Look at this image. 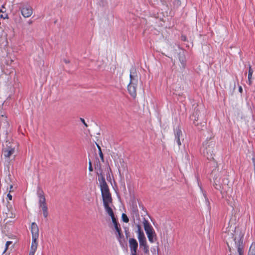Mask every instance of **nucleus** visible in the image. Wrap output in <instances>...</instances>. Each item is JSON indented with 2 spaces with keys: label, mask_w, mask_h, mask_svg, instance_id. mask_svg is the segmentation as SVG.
Here are the masks:
<instances>
[{
  "label": "nucleus",
  "mask_w": 255,
  "mask_h": 255,
  "mask_svg": "<svg viewBox=\"0 0 255 255\" xmlns=\"http://www.w3.org/2000/svg\"><path fill=\"white\" fill-rule=\"evenodd\" d=\"M142 223L149 242L153 243L156 241V235L153 227L145 218L143 219Z\"/></svg>",
  "instance_id": "4"
},
{
  "label": "nucleus",
  "mask_w": 255,
  "mask_h": 255,
  "mask_svg": "<svg viewBox=\"0 0 255 255\" xmlns=\"http://www.w3.org/2000/svg\"><path fill=\"white\" fill-rule=\"evenodd\" d=\"M248 255H255V242L252 243L251 244L248 252Z\"/></svg>",
  "instance_id": "18"
},
{
  "label": "nucleus",
  "mask_w": 255,
  "mask_h": 255,
  "mask_svg": "<svg viewBox=\"0 0 255 255\" xmlns=\"http://www.w3.org/2000/svg\"><path fill=\"white\" fill-rule=\"evenodd\" d=\"M122 220L125 223H128L129 222V219L128 217V216H127V215L125 213H123L122 215Z\"/></svg>",
  "instance_id": "21"
},
{
  "label": "nucleus",
  "mask_w": 255,
  "mask_h": 255,
  "mask_svg": "<svg viewBox=\"0 0 255 255\" xmlns=\"http://www.w3.org/2000/svg\"><path fill=\"white\" fill-rule=\"evenodd\" d=\"M12 199V195L10 194V193H8L7 194V200L8 201L11 200Z\"/></svg>",
  "instance_id": "28"
},
{
  "label": "nucleus",
  "mask_w": 255,
  "mask_h": 255,
  "mask_svg": "<svg viewBox=\"0 0 255 255\" xmlns=\"http://www.w3.org/2000/svg\"><path fill=\"white\" fill-rule=\"evenodd\" d=\"M97 146L99 149V154L100 157L101 159L103 161L104 160V155L102 152L101 148L98 144H97Z\"/></svg>",
  "instance_id": "22"
},
{
  "label": "nucleus",
  "mask_w": 255,
  "mask_h": 255,
  "mask_svg": "<svg viewBox=\"0 0 255 255\" xmlns=\"http://www.w3.org/2000/svg\"><path fill=\"white\" fill-rule=\"evenodd\" d=\"M110 217L112 218V222H113V224L114 225V226H115V225H119V224L118 223V222L116 221V219L114 215L113 216H111Z\"/></svg>",
  "instance_id": "23"
},
{
  "label": "nucleus",
  "mask_w": 255,
  "mask_h": 255,
  "mask_svg": "<svg viewBox=\"0 0 255 255\" xmlns=\"http://www.w3.org/2000/svg\"><path fill=\"white\" fill-rule=\"evenodd\" d=\"M203 195H204V196L205 197V199L207 200V202H209L207 197V196H206V194L205 193H204Z\"/></svg>",
  "instance_id": "32"
},
{
  "label": "nucleus",
  "mask_w": 255,
  "mask_h": 255,
  "mask_svg": "<svg viewBox=\"0 0 255 255\" xmlns=\"http://www.w3.org/2000/svg\"><path fill=\"white\" fill-rule=\"evenodd\" d=\"M31 232L32 234V242L30 248L37 249L39 237V229L37 224L34 222L31 224Z\"/></svg>",
  "instance_id": "6"
},
{
  "label": "nucleus",
  "mask_w": 255,
  "mask_h": 255,
  "mask_svg": "<svg viewBox=\"0 0 255 255\" xmlns=\"http://www.w3.org/2000/svg\"><path fill=\"white\" fill-rule=\"evenodd\" d=\"M130 251L131 254L137 253L138 243L134 238H129L128 240Z\"/></svg>",
  "instance_id": "10"
},
{
  "label": "nucleus",
  "mask_w": 255,
  "mask_h": 255,
  "mask_svg": "<svg viewBox=\"0 0 255 255\" xmlns=\"http://www.w3.org/2000/svg\"><path fill=\"white\" fill-rule=\"evenodd\" d=\"M89 170L90 171H93V167H92V163H91V162L90 160L89 162Z\"/></svg>",
  "instance_id": "27"
},
{
  "label": "nucleus",
  "mask_w": 255,
  "mask_h": 255,
  "mask_svg": "<svg viewBox=\"0 0 255 255\" xmlns=\"http://www.w3.org/2000/svg\"><path fill=\"white\" fill-rule=\"evenodd\" d=\"M139 243V246L141 248H143V252L145 254L149 253V246L147 245L146 239L145 235L137 237Z\"/></svg>",
  "instance_id": "8"
},
{
  "label": "nucleus",
  "mask_w": 255,
  "mask_h": 255,
  "mask_svg": "<svg viewBox=\"0 0 255 255\" xmlns=\"http://www.w3.org/2000/svg\"><path fill=\"white\" fill-rule=\"evenodd\" d=\"M239 91H240L241 93H242V91H243V89H242V87H241V86H240V87H239Z\"/></svg>",
  "instance_id": "31"
},
{
  "label": "nucleus",
  "mask_w": 255,
  "mask_h": 255,
  "mask_svg": "<svg viewBox=\"0 0 255 255\" xmlns=\"http://www.w3.org/2000/svg\"><path fill=\"white\" fill-rule=\"evenodd\" d=\"M130 83L129 84L135 85L137 86L138 77L135 72V70L133 69L132 71H130Z\"/></svg>",
  "instance_id": "11"
},
{
  "label": "nucleus",
  "mask_w": 255,
  "mask_h": 255,
  "mask_svg": "<svg viewBox=\"0 0 255 255\" xmlns=\"http://www.w3.org/2000/svg\"><path fill=\"white\" fill-rule=\"evenodd\" d=\"M6 210L7 211L4 212L5 219L14 218L15 217V214L13 212L12 208L10 209L7 207Z\"/></svg>",
  "instance_id": "15"
},
{
  "label": "nucleus",
  "mask_w": 255,
  "mask_h": 255,
  "mask_svg": "<svg viewBox=\"0 0 255 255\" xmlns=\"http://www.w3.org/2000/svg\"><path fill=\"white\" fill-rule=\"evenodd\" d=\"M37 196L38 197V203L40 208H41L43 216L47 218L48 215V208L46 203V199L43 191L41 189L37 190Z\"/></svg>",
  "instance_id": "5"
},
{
  "label": "nucleus",
  "mask_w": 255,
  "mask_h": 255,
  "mask_svg": "<svg viewBox=\"0 0 255 255\" xmlns=\"http://www.w3.org/2000/svg\"><path fill=\"white\" fill-rule=\"evenodd\" d=\"M33 12L32 8L29 6H25L21 8V13L24 17H30Z\"/></svg>",
  "instance_id": "12"
},
{
  "label": "nucleus",
  "mask_w": 255,
  "mask_h": 255,
  "mask_svg": "<svg viewBox=\"0 0 255 255\" xmlns=\"http://www.w3.org/2000/svg\"><path fill=\"white\" fill-rule=\"evenodd\" d=\"M12 244V242L11 241H7L6 242V244H5V248L3 251V253H5L6 250H7L8 248V246L11 245Z\"/></svg>",
  "instance_id": "24"
},
{
  "label": "nucleus",
  "mask_w": 255,
  "mask_h": 255,
  "mask_svg": "<svg viewBox=\"0 0 255 255\" xmlns=\"http://www.w3.org/2000/svg\"><path fill=\"white\" fill-rule=\"evenodd\" d=\"M28 23H29V24H31V23H32V21H29L28 22Z\"/></svg>",
  "instance_id": "35"
},
{
  "label": "nucleus",
  "mask_w": 255,
  "mask_h": 255,
  "mask_svg": "<svg viewBox=\"0 0 255 255\" xmlns=\"http://www.w3.org/2000/svg\"><path fill=\"white\" fill-rule=\"evenodd\" d=\"M131 255H137V253L131 254Z\"/></svg>",
  "instance_id": "34"
},
{
  "label": "nucleus",
  "mask_w": 255,
  "mask_h": 255,
  "mask_svg": "<svg viewBox=\"0 0 255 255\" xmlns=\"http://www.w3.org/2000/svg\"><path fill=\"white\" fill-rule=\"evenodd\" d=\"M245 232L239 227L234 226H229L224 233V237L227 240V244L229 248L230 252L231 249L229 244L231 245L234 243L236 248H237L238 255H244L243 239Z\"/></svg>",
  "instance_id": "1"
},
{
  "label": "nucleus",
  "mask_w": 255,
  "mask_h": 255,
  "mask_svg": "<svg viewBox=\"0 0 255 255\" xmlns=\"http://www.w3.org/2000/svg\"><path fill=\"white\" fill-rule=\"evenodd\" d=\"M174 135H175V140L177 142L179 147L181 145V142L180 141V138L182 137V132L180 128H176L174 130Z\"/></svg>",
  "instance_id": "13"
},
{
  "label": "nucleus",
  "mask_w": 255,
  "mask_h": 255,
  "mask_svg": "<svg viewBox=\"0 0 255 255\" xmlns=\"http://www.w3.org/2000/svg\"><path fill=\"white\" fill-rule=\"evenodd\" d=\"M181 39L183 41H186V37L184 35H181Z\"/></svg>",
  "instance_id": "30"
},
{
  "label": "nucleus",
  "mask_w": 255,
  "mask_h": 255,
  "mask_svg": "<svg viewBox=\"0 0 255 255\" xmlns=\"http://www.w3.org/2000/svg\"><path fill=\"white\" fill-rule=\"evenodd\" d=\"M37 249L30 248V251L29 255H34Z\"/></svg>",
  "instance_id": "25"
},
{
  "label": "nucleus",
  "mask_w": 255,
  "mask_h": 255,
  "mask_svg": "<svg viewBox=\"0 0 255 255\" xmlns=\"http://www.w3.org/2000/svg\"><path fill=\"white\" fill-rule=\"evenodd\" d=\"M136 227L137 228V231L136 233L137 234V237H140L144 235V234L143 231L141 229V227L139 224H137L136 225Z\"/></svg>",
  "instance_id": "19"
},
{
  "label": "nucleus",
  "mask_w": 255,
  "mask_h": 255,
  "mask_svg": "<svg viewBox=\"0 0 255 255\" xmlns=\"http://www.w3.org/2000/svg\"><path fill=\"white\" fill-rule=\"evenodd\" d=\"M213 186L215 189L222 192L223 189V185L221 182V175L218 173V175H216L214 178Z\"/></svg>",
  "instance_id": "9"
},
{
  "label": "nucleus",
  "mask_w": 255,
  "mask_h": 255,
  "mask_svg": "<svg viewBox=\"0 0 255 255\" xmlns=\"http://www.w3.org/2000/svg\"><path fill=\"white\" fill-rule=\"evenodd\" d=\"M136 86L129 84L128 86V90L131 97L135 98L136 96Z\"/></svg>",
  "instance_id": "14"
},
{
  "label": "nucleus",
  "mask_w": 255,
  "mask_h": 255,
  "mask_svg": "<svg viewBox=\"0 0 255 255\" xmlns=\"http://www.w3.org/2000/svg\"><path fill=\"white\" fill-rule=\"evenodd\" d=\"M179 60L181 62V66L183 68H185L186 65V60L185 57L184 56H180Z\"/></svg>",
  "instance_id": "20"
},
{
  "label": "nucleus",
  "mask_w": 255,
  "mask_h": 255,
  "mask_svg": "<svg viewBox=\"0 0 255 255\" xmlns=\"http://www.w3.org/2000/svg\"><path fill=\"white\" fill-rule=\"evenodd\" d=\"M115 228L118 233L117 237L118 239L122 238L123 236L122 233L121 229L120 228V226L119 225H115Z\"/></svg>",
  "instance_id": "17"
},
{
  "label": "nucleus",
  "mask_w": 255,
  "mask_h": 255,
  "mask_svg": "<svg viewBox=\"0 0 255 255\" xmlns=\"http://www.w3.org/2000/svg\"><path fill=\"white\" fill-rule=\"evenodd\" d=\"M215 145V141L211 140H207L203 143L202 151L203 155L209 160L214 159Z\"/></svg>",
  "instance_id": "3"
},
{
  "label": "nucleus",
  "mask_w": 255,
  "mask_h": 255,
  "mask_svg": "<svg viewBox=\"0 0 255 255\" xmlns=\"http://www.w3.org/2000/svg\"><path fill=\"white\" fill-rule=\"evenodd\" d=\"M9 193L13 192V185L12 184H9Z\"/></svg>",
  "instance_id": "29"
},
{
  "label": "nucleus",
  "mask_w": 255,
  "mask_h": 255,
  "mask_svg": "<svg viewBox=\"0 0 255 255\" xmlns=\"http://www.w3.org/2000/svg\"><path fill=\"white\" fill-rule=\"evenodd\" d=\"M1 117H2V118H5V119L7 118L6 116H4V115H1Z\"/></svg>",
  "instance_id": "33"
},
{
  "label": "nucleus",
  "mask_w": 255,
  "mask_h": 255,
  "mask_svg": "<svg viewBox=\"0 0 255 255\" xmlns=\"http://www.w3.org/2000/svg\"><path fill=\"white\" fill-rule=\"evenodd\" d=\"M253 74V70L251 67V66H249V73H248V83L251 85L252 83V78Z\"/></svg>",
  "instance_id": "16"
},
{
  "label": "nucleus",
  "mask_w": 255,
  "mask_h": 255,
  "mask_svg": "<svg viewBox=\"0 0 255 255\" xmlns=\"http://www.w3.org/2000/svg\"><path fill=\"white\" fill-rule=\"evenodd\" d=\"M99 182L105 209L110 216H113L114 212L110 207V204L112 202V198L109 187L103 176L99 180Z\"/></svg>",
  "instance_id": "2"
},
{
  "label": "nucleus",
  "mask_w": 255,
  "mask_h": 255,
  "mask_svg": "<svg viewBox=\"0 0 255 255\" xmlns=\"http://www.w3.org/2000/svg\"><path fill=\"white\" fill-rule=\"evenodd\" d=\"M81 122L84 125V126L87 128L88 127V125L86 124V123L85 122V121L84 119L81 118L80 119Z\"/></svg>",
  "instance_id": "26"
},
{
  "label": "nucleus",
  "mask_w": 255,
  "mask_h": 255,
  "mask_svg": "<svg viewBox=\"0 0 255 255\" xmlns=\"http://www.w3.org/2000/svg\"><path fill=\"white\" fill-rule=\"evenodd\" d=\"M15 146L8 142L6 146L2 149V152L4 157L6 159H9L15 152Z\"/></svg>",
  "instance_id": "7"
}]
</instances>
